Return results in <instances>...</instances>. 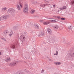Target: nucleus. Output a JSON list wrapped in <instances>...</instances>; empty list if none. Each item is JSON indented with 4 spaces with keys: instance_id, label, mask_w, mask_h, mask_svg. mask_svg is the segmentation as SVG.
Returning a JSON list of instances; mask_svg holds the SVG:
<instances>
[{
    "instance_id": "6",
    "label": "nucleus",
    "mask_w": 74,
    "mask_h": 74,
    "mask_svg": "<svg viewBox=\"0 0 74 74\" xmlns=\"http://www.w3.org/2000/svg\"><path fill=\"white\" fill-rule=\"evenodd\" d=\"M48 4L46 3L45 4H40V5L41 7H45V6H47V5H48Z\"/></svg>"
},
{
    "instance_id": "17",
    "label": "nucleus",
    "mask_w": 74,
    "mask_h": 74,
    "mask_svg": "<svg viewBox=\"0 0 74 74\" xmlns=\"http://www.w3.org/2000/svg\"><path fill=\"white\" fill-rule=\"evenodd\" d=\"M50 21H51V22H54V23L56 22V21L55 20H50Z\"/></svg>"
},
{
    "instance_id": "20",
    "label": "nucleus",
    "mask_w": 74,
    "mask_h": 74,
    "mask_svg": "<svg viewBox=\"0 0 74 74\" xmlns=\"http://www.w3.org/2000/svg\"><path fill=\"white\" fill-rule=\"evenodd\" d=\"M72 5H74V1H72Z\"/></svg>"
},
{
    "instance_id": "21",
    "label": "nucleus",
    "mask_w": 74,
    "mask_h": 74,
    "mask_svg": "<svg viewBox=\"0 0 74 74\" xmlns=\"http://www.w3.org/2000/svg\"><path fill=\"white\" fill-rule=\"evenodd\" d=\"M69 29H73V27L72 26H69Z\"/></svg>"
},
{
    "instance_id": "32",
    "label": "nucleus",
    "mask_w": 74,
    "mask_h": 74,
    "mask_svg": "<svg viewBox=\"0 0 74 74\" xmlns=\"http://www.w3.org/2000/svg\"><path fill=\"white\" fill-rule=\"evenodd\" d=\"M48 19H50L51 18H48Z\"/></svg>"
},
{
    "instance_id": "10",
    "label": "nucleus",
    "mask_w": 74,
    "mask_h": 74,
    "mask_svg": "<svg viewBox=\"0 0 74 74\" xmlns=\"http://www.w3.org/2000/svg\"><path fill=\"white\" fill-rule=\"evenodd\" d=\"M10 57H8L6 60H5V62H8L9 61H10Z\"/></svg>"
},
{
    "instance_id": "35",
    "label": "nucleus",
    "mask_w": 74,
    "mask_h": 74,
    "mask_svg": "<svg viewBox=\"0 0 74 74\" xmlns=\"http://www.w3.org/2000/svg\"><path fill=\"white\" fill-rule=\"evenodd\" d=\"M67 6H68V5H67Z\"/></svg>"
},
{
    "instance_id": "15",
    "label": "nucleus",
    "mask_w": 74,
    "mask_h": 74,
    "mask_svg": "<svg viewBox=\"0 0 74 74\" xmlns=\"http://www.w3.org/2000/svg\"><path fill=\"white\" fill-rule=\"evenodd\" d=\"M7 8L6 7H4L2 8V10L3 11H5L6 10H7Z\"/></svg>"
},
{
    "instance_id": "7",
    "label": "nucleus",
    "mask_w": 74,
    "mask_h": 74,
    "mask_svg": "<svg viewBox=\"0 0 74 74\" xmlns=\"http://www.w3.org/2000/svg\"><path fill=\"white\" fill-rule=\"evenodd\" d=\"M53 28L55 30H57L59 29V26L57 25H55L53 27Z\"/></svg>"
},
{
    "instance_id": "26",
    "label": "nucleus",
    "mask_w": 74,
    "mask_h": 74,
    "mask_svg": "<svg viewBox=\"0 0 74 74\" xmlns=\"http://www.w3.org/2000/svg\"><path fill=\"white\" fill-rule=\"evenodd\" d=\"M57 18L58 19H60V16H57Z\"/></svg>"
},
{
    "instance_id": "27",
    "label": "nucleus",
    "mask_w": 74,
    "mask_h": 74,
    "mask_svg": "<svg viewBox=\"0 0 74 74\" xmlns=\"http://www.w3.org/2000/svg\"><path fill=\"white\" fill-rule=\"evenodd\" d=\"M40 22H41L42 23L43 22H44V21L43 20H41L40 21Z\"/></svg>"
},
{
    "instance_id": "8",
    "label": "nucleus",
    "mask_w": 74,
    "mask_h": 74,
    "mask_svg": "<svg viewBox=\"0 0 74 74\" xmlns=\"http://www.w3.org/2000/svg\"><path fill=\"white\" fill-rule=\"evenodd\" d=\"M50 22L49 21H46L44 22H43V25H48V24H49Z\"/></svg>"
},
{
    "instance_id": "11",
    "label": "nucleus",
    "mask_w": 74,
    "mask_h": 74,
    "mask_svg": "<svg viewBox=\"0 0 74 74\" xmlns=\"http://www.w3.org/2000/svg\"><path fill=\"white\" fill-rule=\"evenodd\" d=\"M66 6H63L62 8H60V10H65V9H66Z\"/></svg>"
},
{
    "instance_id": "36",
    "label": "nucleus",
    "mask_w": 74,
    "mask_h": 74,
    "mask_svg": "<svg viewBox=\"0 0 74 74\" xmlns=\"http://www.w3.org/2000/svg\"><path fill=\"white\" fill-rule=\"evenodd\" d=\"M51 19H53V18H51Z\"/></svg>"
},
{
    "instance_id": "14",
    "label": "nucleus",
    "mask_w": 74,
    "mask_h": 74,
    "mask_svg": "<svg viewBox=\"0 0 74 74\" xmlns=\"http://www.w3.org/2000/svg\"><path fill=\"white\" fill-rule=\"evenodd\" d=\"M35 27L36 28V29H39V26H38V25L37 24H35Z\"/></svg>"
},
{
    "instance_id": "31",
    "label": "nucleus",
    "mask_w": 74,
    "mask_h": 74,
    "mask_svg": "<svg viewBox=\"0 0 74 74\" xmlns=\"http://www.w3.org/2000/svg\"><path fill=\"white\" fill-rule=\"evenodd\" d=\"M1 54V53L0 52V55Z\"/></svg>"
},
{
    "instance_id": "1",
    "label": "nucleus",
    "mask_w": 74,
    "mask_h": 74,
    "mask_svg": "<svg viewBox=\"0 0 74 74\" xmlns=\"http://www.w3.org/2000/svg\"><path fill=\"white\" fill-rule=\"evenodd\" d=\"M17 8L18 10H21L23 8V3L21 2L19 3V4L17 5Z\"/></svg>"
},
{
    "instance_id": "18",
    "label": "nucleus",
    "mask_w": 74,
    "mask_h": 74,
    "mask_svg": "<svg viewBox=\"0 0 74 74\" xmlns=\"http://www.w3.org/2000/svg\"><path fill=\"white\" fill-rule=\"evenodd\" d=\"M12 34H13L12 32H10V34H9V35L10 36H12Z\"/></svg>"
},
{
    "instance_id": "9",
    "label": "nucleus",
    "mask_w": 74,
    "mask_h": 74,
    "mask_svg": "<svg viewBox=\"0 0 74 74\" xmlns=\"http://www.w3.org/2000/svg\"><path fill=\"white\" fill-rule=\"evenodd\" d=\"M36 12V11L32 9L30 11V13L31 14H34V12Z\"/></svg>"
},
{
    "instance_id": "13",
    "label": "nucleus",
    "mask_w": 74,
    "mask_h": 74,
    "mask_svg": "<svg viewBox=\"0 0 74 74\" xmlns=\"http://www.w3.org/2000/svg\"><path fill=\"white\" fill-rule=\"evenodd\" d=\"M48 33H49V34H51V32H52L51 30V29L49 28L48 29Z\"/></svg>"
},
{
    "instance_id": "29",
    "label": "nucleus",
    "mask_w": 74,
    "mask_h": 74,
    "mask_svg": "<svg viewBox=\"0 0 74 74\" xmlns=\"http://www.w3.org/2000/svg\"><path fill=\"white\" fill-rule=\"evenodd\" d=\"M15 45H14L12 46V47L13 48H15Z\"/></svg>"
},
{
    "instance_id": "12",
    "label": "nucleus",
    "mask_w": 74,
    "mask_h": 74,
    "mask_svg": "<svg viewBox=\"0 0 74 74\" xmlns=\"http://www.w3.org/2000/svg\"><path fill=\"white\" fill-rule=\"evenodd\" d=\"M13 11V9H12L10 8L8 9V11L9 12H10V13H11V12H12Z\"/></svg>"
},
{
    "instance_id": "28",
    "label": "nucleus",
    "mask_w": 74,
    "mask_h": 74,
    "mask_svg": "<svg viewBox=\"0 0 74 74\" xmlns=\"http://www.w3.org/2000/svg\"><path fill=\"white\" fill-rule=\"evenodd\" d=\"M44 72V70H42V73H43V72Z\"/></svg>"
},
{
    "instance_id": "33",
    "label": "nucleus",
    "mask_w": 74,
    "mask_h": 74,
    "mask_svg": "<svg viewBox=\"0 0 74 74\" xmlns=\"http://www.w3.org/2000/svg\"><path fill=\"white\" fill-rule=\"evenodd\" d=\"M53 7H55V5H53Z\"/></svg>"
},
{
    "instance_id": "22",
    "label": "nucleus",
    "mask_w": 74,
    "mask_h": 74,
    "mask_svg": "<svg viewBox=\"0 0 74 74\" xmlns=\"http://www.w3.org/2000/svg\"><path fill=\"white\" fill-rule=\"evenodd\" d=\"M5 16V19H7V18H8V15H6V16Z\"/></svg>"
},
{
    "instance_id": "25",
    "label": "nucleus",
    "mask_w": 74,
    "mask_h": 74,
    "mask_svg": "<svg viewBox=\"0 0 74 74\" xmlns=\"http://www.w3.org/2000/svg\"><path fill=\"white\" fill-rule=\"evenodd\" d=\"M56 55H58V51H56Z\"/></svg>"
},
{
    "instance_id": "19",
    "label": "nucleus",
    "mask_w": 74,
    "mask_h": 74,
    "mask_svg": "<svg viewBox=\"0 0 74 74\" xmlns=\"http://www.w3.org/2000/svg\"><path fill=\"white\" fill-rule=\"evenodd\" d=\"M2 20H3V19H6L5 17V16H3L2 17Z\"/></svg>"
},
{
    "instance_id": "30",
    "label": "nucleus",
    "mask_w": 74,
    "mask_h": 74,
    "mask_svg": "<svg viewBox=\"0 0 74 74\" xmlns=\"http://www.w3.org/2000/svg\"><path fill=\"white\" fill-rule=\"evenodd\" d=\"M3 40L5 41H6V39H4Z\"/></svg>"
},
{
    "instance_id": "3",
    "label": "nucleus",
    "mask_w": 74,
    "mask_h": 74,
    "mask_svg": "<svg viewBox=\"0 0 74 74\" xmlns=\"http://www.w3.org/2000/svg\"><path fill=\"white\" fill-rule=\"evenodd\" d=\"M45 36V33L43 31H42L39 32L38 35V37L43 36Z\"/></svg>"
},
{
    "instance_id": "34",
    "label": "nucleus",
    "mask_w": 74,
    "mask_h": 74,
    "mask_svg": "<svg viewBox=\"0 0 74 74\" xmlns=\"http://www.w3.org/2000/svg\"><path fill=\"white\" fill-rule=\"evenodd\" d=\"M56 55V54H54V55Z\"/></svg>"
},
{
    "instance_id": "5",
    "label": "nucleus",
    "mask_w": 74,
    "mask_h": 74,
    "mask_svg": "<svg viewBox=\"0 0 74 74\" xmlns=\"http://www.w3.org/2000/svg\"><path fill=\"white\" fill-rule=\"evenodd\" d=\"M16 63H17V62H16V61H14L12 62L10 64L11 66H15L16 65Z\"/></svg>"
},
{
    "instance_id": "2",
    "label": "nucleus",
    "mask_w": 74,
    "mask_h": 74,
    "mask_svg": "<svg viewBox=\"0 0 74 74\" xmlns=\"http://www.w3.org/2000/svg\"><path fill=\"white\" fill-rule=\"evenodd\" d=\"M29 7V6L27 4H26L25 5L24 9L23 10V11L25 13H27L28 12V8Z\"/></svg>"
},
{
    "instance_id": "4",
    "label": "nucleus",
    "mask_w": 74,
    "mask_h": 74,
    "mask_svg": "<svg viewBox=\"0 0 74 74\" xmlns=\"http://www.w3.org/2000/svg\"><path fill=\"white\" fill-rule=\"evenodd\" d=\"M20 40L22 42H23L25 40V36L22 35L20 37Z\"/></svg>"
},
{
    "instance_id": "24",
    "label": "nucleus",
    "mask_w": 74,
    "mask_h": 74,
    "mask_svg": "<svg viewBox=\"0 0 74 74\" xmlns=\"http://www.w3.org/2000/svg\"><path fill=\"white\" fill-rule=\"evenodd\" d=\"M61 20H65V18H61Z\"/></svg>"
},
{
    "instance_id": "16",
    "label": "nucleus",
    "mask_w": 74,
    "mask_h": 74,
    "mask_svg": "<svg viewBox=\"0 0 74 74\" xmlns=\"http://www.w3.org/2000/svg\"><path fill=\"white\" fill-rule=\"evenodd\" d=\"M54 63L55 64H56V65H58V64L59 65L61 64V63H60V62H56Z\"/></svg>"
},
{
    "instance_id": "23",
    "label": "nucleus",
    "mask_w": 74,
    "mask_h": 74,
    "mask_svg": "<svg viewBox=\"0 0 74 74\" xmlns=\"http://www.w3.org/2000/svg\"><path fill=\"white\" fill-rule=\"evenodd\" d=\"M3 20V17L2 16L0 17V21Z\"/></svg>"
}]
</instances>
